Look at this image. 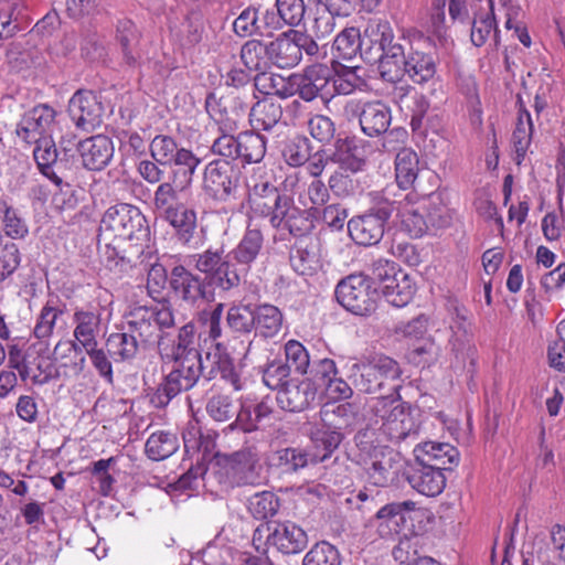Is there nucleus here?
<instances>
[{
	"label": "nucleus",
	"instance_id": "20",
	"mask_svg": "<svg viewBox=\"0 0 565 565\" xmlns=\"http://www.w3.org/2000/svg\"><path fill=\"white\" fill-rule=\"evenodd\" d=\"M316 394L311 381L291 379L277 392L276 399L281 409L296 413L308 408Z\"/></svg>",
	"mask_w": 565,
	"mask_h": 565
},
{
	"label": "nucleus",
	"instance_id": "59",
	"mask_svg": "<svg viewBox=\"0 0 565 565\" xmlns=\"http://www.w3.org/2000/svg\"><path fill=\"white\" fill-rule=\"evenodd\" d=\"M290 369V364L281 361H274L269 363L263 372V381L265 385L271 390L279 391L291 380L289 379Z\"/></svg>",
	"mask_w": 565,
	"mask_h": 565
},
{
	"label": "nucleus",
	"instance_id": "47",
	"mask_svg": "<svg viewBox=\"0 0 565 565\" xmlns=\"http://www.w3.org/2000/svg\"><path fill=\"white\" fill-rule=\"evenodd\" d=\"M226 326L235 334H249L255 329V308L250 305L232 306L227 311Z\"/></svg>",
	"mask_w": 565,
	"mask_h": 565
},
{
	"label": "nucleus",
	"instance_id": "49",
	"mask_svg": "<svg viewBox=\"0 0 565 565\" xmlns=\"http://www.w3.org/2000/svg\"><path fill=\"white\" fill-rule=\"evenodd\" d=\"M302 565H341V556L334 545L321 541L307 552Z\"/></svg>",
	"mask_w": 565,
	"mask_h": 565
},
{
	"label": "nucleus",
	"instance_id": "25",
	"mask_svg": "<svg viewBox=\"0 0 565 565\" xmlns=\"http://www.w3.org/2000/svg\"><path fill=\"white\" fill-rule=\"evenodd\" d=\"M401 71L402 77L407 74L414 83L425 84L434 78L436 62L430 54L411 51L407 54L404 53Z\"/></svg>",
	"mask_w": 565,
	"mask_h": 565
},
{
	"label": "nucleus",
	"instance_id": "53",
	"mask_svg": "<svg viewBox=\"0 0 565 565\" xmlns=\"http://www.w3.org/2000/svg\"><path fill=\"white\" fill-rule=\"evenodd\" d=\"M450 329L454 333L450 339L451 351L455 352L456 358L460 355L462 359H465L466 355L469 356L472 348L470 344V324L467 318L455 320L451 322Z\"/></svg>",
	"mask_w": 565,
	"mask_h": 565
},
{
	"label": "nucleus",
	"instance_id": "52",
	"mask_svg": "<svg viewBox=\"0 0 565 565\" xmlns=\"http://www.w3.org/2000/svg\"><path fill=\"white\" fill-rule=\"evenodd\" d=\"M420 209L431 227H446L450 223L447 207L443 202L441 195L431 193L427 200L423 202Z\"/></svg>",
	"mask_w": 565,
	"mask_h": 565
},
{
	"label": "nucleus",
	"instance_id": "64",
	"mask_svg": "<svg viewBox=\"0 0 565 565\" xmlns=\"http://www.w3.org/2000/svg\"><path fill=\"white\" fill-rule=\"evenodd\" d=\"M286 362L301 374L307 373L310 365L309 354L306 348L298 341L290 340L285 345Z\"/></svg>",
	"mask_w": 565,
	"mask_h": 565
},
{
	"label": "nucleus",
	"instance_id": "9",
	"mask_svg": "<svg viewBox=\"0 0 565 565\" xmlns=\"http://www.w3.org/2000/svg\"><path fill=\"white\" fill-rule=\"evenodd\" d=\"M334 294L344 309L358 316L372 315L380 299L377 287L363 274H353L341 279Z\"/></svg>",
	"mask_w": 565,
	"mask_h": 565
},
{
	"label": "nucleus",
	"instance_id": "2",
	"mask_svg": "<svg viewBox=\"0 0 565 565\" xmlns=\"http://www.w3.org/2000/svg\"><path fill=\"white\" fill-rule=\"evenodd\" d=\"M204 475L215 480L224 491L235 487L258 486L264 479L263 466L254 447L231 454L216 452Z\"/></svg>",
	"mask_w": 565,
	"mask_h": 565
},
{
	"label": "nucleus",
	"instance_id": "51",
	"mask_svg": "<svg viewBox=\"0 0 565 565\" xmlns=\"http://www.w3.org/2000/svg\"><path fill=\"white\" fill-rule=\"evenodd\" d=\"M116 462L117 458L110 457L108 459H99L92 465L90 473L98 483L99 493L104 497L109 495L113 491L115 478L111 471H115Z\"/></svg>",
	"mask_w": 565,
	"mask_h": 565
},
{
	"label": "nucleus",
	"instance_id": "14",
	"mask_svg": "<svg viewBox=\"0 0 565 565\" xmlns=\"http://www.w3.org/2000/svg\"><path fill=\"white\" fill-rule=\"evenodd\" d=\"M239 180L241 172L230 160L217 159L205 168L203 189L210 198L226 202L236 198Z\"/></svg>",
	"mask_w": 565,
	"mask_h": 565
},
{
	"label": "nucleus",
	"instance_id": "44",
	"mask_svg": "<svg viewBox=\"0 0 565 565\" xmlns=\"http://www.w3.org/2000/svg\"><path fill=\"white\" fill-rule=\"evenodd\" d=\"M282 323V313L273 305L255 307V331L265 338L276 335Z\"/></svg>",
	"mask_w": 565,
	"mask_h": 565
},
{
	"label": "nucleus",
	"instance_id": "24",
	"mask_svg": "<svg viewBox=\"0 0 565 565\" xmlns=\"http://www.w3.org/2000/svg\"><path fill=\"white\" fill-rule=\"evenodd\" d=\"M281 114L282 111L279 105L267 99L257 102L249 113L252 136L256 135L260 141H266L267 137L262 135V131H270L279 127Z\"/></svg>",
	"mask_w": 565,
	"mask_h": 565
},
{
	"label": "nucleus",
	"instance_id": "19",
	"mask_svg": "<svg viewBox=\"0 0 565 565\" xmlns=\"http://www.w3.org/2000/svg\"><path fill=\"white\" fill-rule=\"evenodd\" d=\"M289 262L300 276H312L321 268L320 242L315 237L300 238L291 247Z\"/></svg>",
	"mask_w": 565,
	"mask_h": 565
},
{
	"label": "nucleus",
	"instance_id": "32",
	"mask_svg": "<svg viewBox=\"0 0 565 565\" xmlns=\"http://www.w3.org/2000/svg\"><path fill=\"white\" fill-rule=\"evenodd\" d=\"M98 243L104 244L103 254L107 262H114L116 266L120 265L121 269L131 266L143 253V244L136 243L125 247L127 242L118 239L107 241L98 235Z\"/></svg>",
	"mask_w": 565,
	"mask_h": 565
},
{
	"label": "nucleus",
	"instance_id": "42",
	"mask_svg": "<svg viewBox=\"0 0 565 565\" xmlns=\"http://www.w3.org/2000/svg\"><path fill=\"white\" fill-rule=\"evenodd\" d=\"M83 164L89 170L99 171L104 169L114 156L113 143H77Z\"/></svg>",
	"mask_w": 565,
	"mask_h": 565
},
{
	"label": "nucleus",
	"instance_id": "37",
	"mask_svg": "<svg viewBox=\"0 0 565 565\" xmlns=\"http://www.w3.org/2000/svg\"><path fill=\"white\" fill-rule=\"evenodd\" d=\"M122 332H115L109 334L106 340V348L108 353L116 361H130L136 358L137 353L141 349V344L138 343L137 339L122 327Z\"/></svg>",
	"mask_w": 565,
	"mask_h": 565
},
{
	"label": "nucleus",
	"instance_id": "54",
	"mask_svg": "<svg viewBox=\"0 0 565 565\" xmlns=\"http://www.w3.org/2000/svg\"><path fill=\"white\" fill-rule=\"evenodd\" d=\"M207 414L216 422H227L237 413V404L228 395L212 396L206 404Z\"/></svg>",
	"mask_w": 565,
	"mask_h": 565
},
{
	"label": "nucleus",
	"instance_id": "36",
	"mask_svg": "<svg viewBox=\"0 0 565 565\" xmlns=\"http://www.w3.org/2000/svg\"><path fill=\"white\" fill-rule=\"evenodd\" d=\"M241 60L245 67L257 74L269 71L271 61L269 55V42L249 40L241 49Z\"/></svg>",
	"mask_w": 565,
	"mask_h": 565
},
{
	"label": "nucleus",
	"instance_id": "60",
	"mask_svg": "<svg viewBox=\"0 0 565 565\" xmlns=\"http://www.w3.org/2000/svg\"><path fill=\"white\" fill-rule=\"evenodd\" d=\"M494 31V38L497 36L495 18L492 11L481 14L476 18L471 25V42L476 46H482L490 34Z\"/></svg>",
	"mask_w": 565,
	"mask_h": 565
},
{
	"label": "nucleus",
	"instance_id": "12",
	"mask_svg": "<svg viewBox=\"0 0 565 565\" xmlns=\"http://www.w3.org/2000/svg\"><path fill=\"white\" fill-rule=\"evenodd\" d=\"M68 115L77 130L89 135L102 124L105 108L98 94L79 89L68 102ZM97 136H84L79 141H95Z\"/></svg>",
	"mask_w": 565,
	"mask_h": 565
},
{
	"label": "nucleus",
	"instance_id": "30",
	"mask_svg": "<svg viewBox=\"0 0 565 565\" xmlns=\"http://www.w3.org/2000/svg\"><path fill=\"white\" fill-rule=\"evenodd\" d=\"M263 243L264 236L262 231L259 228H253L249 224L238 245L230 252L228 255L238 265L245 266L243 270L247 271L249 265L259 255L263 248Z\"/></svg>",
	"mask_w": 565,
	"mask_h": 565
},
{
	"label": "nucleus",
	"instance_id": "23",
	"mask_svg": "<svg viewBox=\"0 0 565 565\" xmlns=\"http://www.w3.org/2000/svg\"><path fill=\"white\" fill-rule=\"evenodd\" d=\"M401 466L399 452L393 449H382L375 451L371 466L367 468V475L374 486L384 487L394 481Z\"/></svg>",
	"mask_w": 565,
	"mask_h": 565
},
{
	"label": "nucleus",
	"instance_id": "45",
	"mask_svg": "<svg viewBox=\"0 0 565 565\" xmlns=\"http://www.w3.org/2000/svg\"><path fill=\"white\" fill-rule=\"evenodd\" d=\"M344 433L334 431L323 426H317L311 431V440L315 443L316 448H322L323 454H311L316 463L324 462L331 458L332 454L338 449L342 443Z\"/></svg>",
	"mask_w": 565,
	"mask_h": 565
},
{
	"label": "nucleus",
	"instance_id": "4",
	"mask_svg": "<svg viewBox=\"0 0 565 565\" xmlns=\"http://www.w3.org/2000/svg\"><path fill=\"white\" fill-rule=\"evenodd\" d=\"M174 366L153 390L150 403L156 408H164L181 392L191 390L204 374L202 356L195 353L173 356Z\"/></svg>",
	"mask_w": 565,
	"mask_h": 565
},
{
	"label": "nucleus",
	"instance_id": "27",
	"mask_svg": "<svg viewBox=\"0 0 565 565\" xmlns=\"http://www.w3.org/2000/svg\"><path fill=\"white\" fill-rule=\"evenodd\" d=\"M319 415L321 426L340 433L352 427L356 419L355 406L351 403H326Z\"/></svg>",
	"mask_w": 565,
	"mask_h": 565
},
{
	"label": "nucleus",
	"instance_id": "21",
	"mask_svg": "<svg viewBox=\"0 0 565 565\" xmlns=\"http://www.w3.org/2000/svg\"><path fill=\"white\" fill-rule=\"evenodd\" d=\"M416 461L436 467L439 471H450L459 462V451L446 443L427 441L415 449Z\"/></svg>",
	"mask_w": 565,
	"mask_h": 565
},
{
	"label": "nucleus",
	"instance_id": "11",
	"mask_svg": "<svg viewBox=\"0 0 565 565\" xmlns=\"http://www.w3.org/2000/svg\"><path fill=\"white\" fill-rule=\"evenodd\" d=\"M15 135L24 141H68L61 134L56 111L46 104H40L26 111L17 124Z\"/></svg>",
	"mask_w": 565,
	"mask_h": 565
},
{
	"label": "nucleus",
	"instance_id": "10",
	"mask_svg": "<svg viewBox=\"0 0 565 565\" xmlns=\"http://www.w3.org/2000/svg\"><path fill=\"white\" fill-rule=\"evenodd\" d=\"M398 213L395 202L383 200L365 213L352 217L348 222L351 238L359 245L373 246L381 242L394 213Z\"/></svg>",
	"mask_w": 565,
	"mask_h": 565
},
{
	"label": "nucleus",
	"instance_id": "38",
	"mask_svg": "<svg viewBox=\"0 0 565 565\" xmlns=\"http://www.w3.org/2000/svg\"><path fill=\"white\" fill-rule=\"evenodd\" d=\"M74 337L84 347L97 345L96 333L100 324V316L94 311L76 310L74 312Z\"/></svg>",
	"mask_w": 565,
	"mask_h": 565
},
{
	"label": "nucleus",
	"instance_id": "57",
	"mask_svg": "<svg viewBox=\"0 0 565 565\" xmlns=\"http://www.w3.org/2000/svg\"><path fill=\"white\" fill-rule=\"evenodd\" d=\"M21 253L18 245L9 239L0 244V282L10 277L20 266Z\"/></svg>",
	"mask_w": 565,
	"mask_h": 565
},
{
	"label": "nucleus",
	"instance_id": "7",
	"mask_svg": "<svg viewBox=\"0 0 565 565\" xmlns=\"http://www.w3.org/2000/svg\"><path fill=\"white\" fill-rule=\"evenodd\" d=\"M149 235V226L141 211L130 204L121 203L110 206L104 214L99 236L110 241L142 242Z\"/></svg>",
	"mask_w": 565,
	"mask_h": 565
},
{
	"label": "nucleus",
	"instance_id": "48",
	"mask_svg": "<svg viewBox=\"0 0 565 565\" xmlns=\"http://www.w3.org/2000/svg\"><path fill=\"white\" fill-rule=\"evenodd\" d=\"M116 39L121 46L125 62L128 65H134L136 63L134 47L138 42V32L131 20L122 19L118 21Z\"/></svg>",
	"mask_w": 565,
	"mask_h": 565
},
{
	"label": "nucleus",
	"instance_id": "1",
	"mask_svg": "<svg viewBox=\"0 0 565 565\" xmlns=\"http://www.w3.org/2000/svg\"><path fill=\"white\" fill-rule=\"evenodd\" d=\"M362 58L370 64L379 63V72L384 81L395 83L402 78L404 47L395 40L388 21L370 20L362 34Z\"/></svg>",
	"mask_w": 565,
	"mask_h": 565
},
{
	"label": "nucleus",
	"instance_id": "18",
	"mask_svg": "<svg viewBox=\"0 0 565 565\" xmlns=\"http://www.w3.org/2000/svg\"><path fill=\"white\" fill-rule=\"evenodd\" d=\"M403 476L414 490L426 497H436L446 487L444 473L425 462L416 461L414 466L405 469Z\"/></svg>",
	"mask_w": 565,
	"mask_h": 565
},
{
	"label": "nucleus",
	"instance_id": "46",
	"mask_svg": "<svg viewBox=\"0 0 565 565\" xmlns=\"http://www.w3.org/2000/svg\"><path fill=\"white\" fill-rule=\"evenodd\" d=\"M246 505L254 519L263 521L276 515L280 500L274 492L265 490L250 495Z\"/></svg>",
	"mask_w": 565,
	"mask_h": 565
},
{
	"label": "nucleus",
	"instance_id": "61",
	"mask_svg": "<svg viewBox=\"0 0 565 565\" xmlns=\"http://www.w3.org/2000/svg\"><path fill=\"white\" fill-rule=\"evenodd\" d=\"M310 373L311 377L306 380L313 383L317 392L318 388H324L326 385L335 377L338 374V369L333 360L321 359L313 362Z\"/></svg>",
	"mask_w": 565,
	"mask_h": 565
},
{
	"label": "nucleus",
	"instance_id": "26",
	"mask_svg": "<svg viewBox=\"0 0 565 565\" xmlns=\"http://www.w3.org/2000/svg\"><path fill=\"white\" fill-rule=\"evenodd\" d=\"M391 122V111L382 102H371L363 106L360 126L363 132L373 138L386 132Z\"/></svg>",
	"mask_w": 565,
	"mask_h": 565
},
{
	"label": "nucleus",
	"instance_id": "28",
	"mask_svg": "<svg viewBox=\"0 0 565 565\" xmlns=\"http://www.w3.org/2000/svg\"><path fill=\"white\" fill-rule=\"evenodd\" d=\"M271 465L282 475H296L309 463H316L310 452L300 447H285L274 451Z\"/></svg>",
	"mask_w": 565,
	"mask_h": 565
},
{
	"label": "nucleus",
	"instance_id": "31",
	"mask_svg": "<svg viewBox=\"0 0 565 565\" xmlns=\"http://www.w3.org/2000/svg\"><path fill=\"white\" fill-rule=\"evenodd\" d=\"M329 159L342 169L351 172L360 171L365 164L366 149L363 143H330Z\"/></svg>",
	"mask_w": 565,
	"mask_h": 565
},
{
	"label": "nucleus",
	"instance_id": "13",
	"mask_svg": "<svg viewBox=\"0 0 565 565\" xmlns=\"http://www.w3.org/2000/svg\"><path fill=\"white\" fill-rule=\"evenodd\" d=\"M266 532L265 544L274 547L284 555L301 553L308 545L307 533L294 522H273L258 526L253 535V542L260 541Z\"/></svg>",
	"mask_w": 565,
	"mask_h": 565
},
{
	"label": "nucleus",
	"instance_id": "8",
	"mask_svg": "<svg viewBox=\"0 0 565 565\" xmlns=\"http://www.w3.org/2000/svg\"><path fill=\"white\" fill-rule=\"evenodd\" d=\"M359 374L355 385L366 394L385 392L397 395L401 388L399 379L402 369L397 361L391 356L379 354L369 360L367 363H354L351 369Z\"/></svg>",
	"mask_w": 565,
	"mask_h": 565
},
{
	"label": "nucleus",
	"instance_id": "58",
	"mask_svg": "<svg viewBox=\"0 0 565 565\" xmlns=\"http://www.w3.org/2000/svg\"><path fill=\"white\" fill-rule=\"evenodd\" d=\"M402 227L412 237H422L430 227L420 206L406 207L402 212Z\"/></svg>",
	"mask_w": 565,
	"mask_h": 565
},
{
	"label": "nucleus",
	"instance_id": "55",
	"mask_svg": "<svg viewBox=\"0 0 565 565\" xmlns=\"http://www.w3.org/2000/svg\"><path fill=\"white\" fill-rule=\"evenodd\" d=\"M335 18L328 7L322 4V0H318L313 9V21L311 31L317 39H323L330 35L335 28Z\"/></svg>",
	"mask_w": 565,
	"mask_h": 565
},
{
	"label": "nucleus",
	"instance_id": "29",
	"mask_svg": "<svg viewBox=\"0 0 565 565\" xmlns=\"http://www.w3.org/2000/svg\"><path fill=\"white\" fill-rule=\"evenodd\" d=\"M206 360L211 362V369L207 372L204 371L203 374L206 381H211L220 374L221 377L231 383L236 391L241 388V380L235 370L234 360L220 344L216 345L214 352L206 354Z\"/></svg>",
	"mask_w": 565,
	"mask_h": 565
},
{
	"label": "nucleus",
	"instance_id": "43",
	"mask_svg": "<svg viewBox=\"0 0 565 565\" xmlns=\"http://www.w3.org/2000/svg\"><path fill=\"white\" fill-rule=\"evenodd\" d=\"M332 51L335 57L351 61L360 52L362 55V34L356 28H345L334 39Z\"/></svg>",
	"mask_w": 565,
	"mask_h": 565
},
{
	"label": "nucleus",
	"instance_id": "34",
	"mask_svg": "<svg viewBox=\"0 0 565 565\" xmlns=\"http://www.w3.org/2000/svg\"><path fill=\"white\" fill-rule=\"evenodd\" d=\"M271 66L291 68L299 64V49L295 44L294 35L284 34L269 42Z\"/></svg>",
	"mask_w": 565,
	"mask_h": 565
},
{
	"label": "nucleus",
	"instance_id": "56",
	"mask_svg": "<svg viewBox=\"0 0 565 565\" xmlns=\"http://www.w3.org/2000/svg\"><path fill=\"white\" fill-rule=\"evenodd\" d=\"M0 212L3 213L2 224L6 235L13 239H22L29 234V228L18 212L6 202L0 204Z\"/></svg>",
	"mask_w": 565,
	"mask_h": 565
},
{
	"label": "nucleus",
	"instance_id": "22",
	"mask_svg": "<svg viewBox=\"0 0 565 565\" xmlns=\"http://www.w3.org/2000/svg\"><path fill=\"white\" fill-rule=\"evenodd\" d=\"M270 225L276 230H287L292 236L305 238L313 228V221L307 211L294 205L292 199L289 204L270 218Z\"/></svg>",
	"mask_w": 565,
	"mask_h": 565
},
{
	"label": "nucleus",
	"instance_id": "15",
	"mask_svg": "<svg viewBox=\"0 0 565 565\" xmlns=\"http://www.w3.org/2000/svg\"><path fill=\"white\" fill-rule=\"evenodd\" d=\"M248 186V204L250 210L259 216L273 217L289 204L290 196L280 191L268 179L252 177Z\"/></svg>",
	"mask_w": 565,
	"mask_h": 565
},
{
	"label": "nucleus",
	"instance_id": "16",
	"mask_svg": "<svg viewBox=\"0 0 565 565\" xmlns=\"http://www.w3.org/2000/svg\"><path fill=\"white\" fill-rule=\"evenodd\" d=\"M332 79V68L326 64H312L307 66L302 73L291 76L292 85L305 102H312L321 98L326 102L332 98L330 81Z\"/></svg>",
	"mask_w": 565,
	"mask_h": 565
},
{
	"label": "nucleus",
	"instance_id": "63",
	"mask_svg": "<svg viewBox=\"0 0 565 565\" xmlns=\"http://www.w3.org/2000/svg\"><path fill=\"white\" fill-rule=\"evenodd\" d=\"M234 31L239 36H247L253 33L262 34L259 23V13L254 8H247L235 19L233 23Z\"/></svg>",
	"mask_w": 565,
	"mask_h": 565
},
{
	"label": "nucleus",
	"instance_id": "39",
	"mask_svg": "<svg viewBox=\"0 0 565 565\" xmlns=\"http://www.w3.org/2000/svg\"><path fill=\"white\" fill-rule=\"evenodd\" d=\"M382 295L394 307L407 306L415 295V286L407 274L401 271L394 277L393 284L383 287Z\"/></svg>",
	"mask_w": 565,
	"mask_h": 565
},
{
	"label": "nucleus",
	"instance_id": "40",
	"mask_svg": "<svg viewBox=\"0 0 565 565\" xmlns=\"http://www.w3.org/2000/svg\"><path fill=\"white\" fill-rule=\"evenodd\" d=\"M231 256L227 254L220 268L212 271L207 277H203L206 287L220 288L223 291H228L236 288L241 284L243 269H237L231 262Z\"/></svg>",
	"mask_w": 565,
	"mask_h": 565
},
{
	"label": "nucleus",
	"instance_id": "5",
	"mask_svg": "<svg viewBox=\"0 0 565 565\" xmlns=\"http://www.w3.org/2000/svg\"><path fill=\"white\" fill-rule=\"evenodd\" d=\"M373 414L381 419V429L391 441L399 443L418 434V409L403 403L398 395L387 394L375 398Z\"/></svg>",
	"mask_w": 565,
	"mask_h": 565
},
{
	"label": "nucleus",
	"instance_id": "33",
	"mask_svg": "<svg viewBox=\"0 0 565 565\" xmlns=\"http://www.w3.org/2000/svg\"><path fill=\"white\" fill-rule=\"evenodd\" d=\"M67 149L60 151L56 143H36L33 149V157L40 171L51 179L55 184H62V179L56 174L54 168L62 164Z\"/></svg>",
	"mask_w": 565,
	"mask_h": 565
},
{
	"label": "nucleus",
	"instance_id": "41",
	"mask_svg": "<svg viewBox=\"0 0 565 565\" xmlns=\"http://www.w3.org/2000/svg\"><path fill=\"white\" fill-rule=\"evenodd\" d=\"M179 448L177 435L169 431L152 433L146 441V454L151 460L160 461L172 456Z\"/></svg>",
	"mask_w": 565,
	"mask_h": 565
},
{
	"label": "nucleus",
	"instance_id": "17",
	"mask_svg": "<svg viewBox=\"0 0 565 565\" xmlns=\"http://www.w3.org/2000/svg\"><path fill=\"white\" fill-rule=\"evenodd\" d=\"M169 286L177 298L191 306L199 301H211L214 297L207 289L204 278L183 265H177L171 269Z\"/></svg>",
	"mask_w": 565,
	"mask_h": 565
},
{
	"label": "nucleus",
	"instance_id": "62",
	"mask_svg": "<svg viewBox=\"0 0 565 565\" xmlns=\"http://www.w3.org/2000/svg\"><path fill=\"white\" fill-rule=\"evenodd\" d=\"M276 9L287 25H298L305 17L303 0H276Z\"/></svg>",
	"mask_w": 565,
	"mask_h": 565
},
{
	"label": "nucleus",
	"instance_id": "35",
	"mask_svg": "<svg viewBox=\"0 0 565 565\" xmlns=\"http://www.w3.org/2000/svg\"><path fill=\"white\" fill-rule=\"evenodd\" d=\"M419 171V158L412 148H402L395 158V177L401 189H409Z\"/></svg>",
	"mask_w": 565,
	"mask_h": 565
},
{
	"label": "nucleus",
	"instance_id": "50",
	"mask_svg": "<svg viewBox=\"0 0 565 565\" xmlns=\"http://www.w3.org/2000/svg\"><path fill=\"white\" fill-rule=\"evenodd\" d=\"M255 87L265 95H277L287 98L291 95V89L286 83L285 77L264 71L255 75Z\"/></svg>",
	"mask_w": 565,
	"mask_h": 565
},
{
	"label": "nucleus",
	"instance_id": "6",
	"mask_svg": "<svg viewBox=\"0 0 565 565\" xmlns=\"http://www.w3.org/2000/svg\"><path fill=\"white\" fill-rule=\"evenodd\" d=\"M125 328L147 350L160 344L164 329L174 326V316L170 307L138 306L125 316Z\"/></svg>",
	"mask_w": 565,
	"mask_h": 565
},
{
	"label": "nucleus",
	"instance_id": "3",
	"mask_svg": "<svg viewBox=\"0 0 565 565\" xmlns=\"http://www.w3.org/2000/svg\"><path fill=\"white\" fill-rule=\"evenodd\" d=\"M153 210L157 217L173 228V235L179 243L190 244L196 234V211L180 201L179 191L171 183L164 182L157 188Z\"/></svg>",
	"mask_w": 565,
	"mask_h": 565
}]
</instances>
